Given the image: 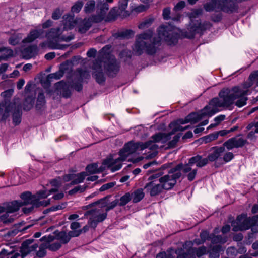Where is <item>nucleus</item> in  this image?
Returning a JSON list of instances; mask_svg holds the SVG:
<instances>
[{
	"label": "nucleus",
	"instance_id": "obj_1",
	"mask_svg": "<svg viewBox=\"0 0 258 258\" xmlns=\"http://www.w3.org/2000/svg\"><path fill=\"white\" fill-rule=\"evenodd\" d=\"M254 85L258 86V71L252 72L247 80L239 86L232 88H224L218 94V97L213 98L209 105L205 106L200 113H192L188 115L186 120L195 123L205 116H212L220 111L219 108H229L236 99L235 105L241 107L246 104L247 95L250 93V88Z\"/></svg>",
	"mask_w": 258,
	"mask_h": 258
},
{
	"label": "nucleus",
	"instance_id": "obj_2",
	"mask_svg": "<svg viewBox=\"0 0 258 258\" xmlns=\"http://www.w3.org/2000/svg\"><path fill=\"white\" fill-rule=\"evenodd\" d=\"M162 16L165 20L172 18V21L168 25H162L158 28V36H154V31L151 29L136 35L132 47L133 52L135 55L141 56L144 53L150 56L154 55L160 50L162 39L170 45L176 43L177 33L173 23L177 21V14H171L170 8L166 7L163 10Z\"/></svg>",
	"mask_w": 258,
	"mask_h": 258
},
{
	"label": "nucleus",
	"instance_id": "obj_3",
	"mask_svg": "<svg viewBox=\"0 0 258 258\" xmlns=\"http://www.w3.org/2000/svg\"><path fill=\"white\" fill-rule=\"evenodd\" d=\"M109 49L110 47L107 45L101 50L97 59L93 61L92 68L93 70H101L103 66L107 75L114 77L119 71L120 64L114 56L105 52L106 50Z\"/></svg>",
	"mask_w": 258,
	"mask_h": 258
},
{
	"label": "nucleus",
	"instance_id": "obj_4",
	"mask_svg": "<svg viewBox=\"0 0 258 258\" xmlns=\"http://www.w3.org/2000/svg\"><path fill=\"white\" fill-rule=\"evenodd\" d=\"M169 127L172 129V131L168 133H159L153 135L151 137V140L148 141L145 143L142 142V150L148 148L153 152L148 155L149 158L155 157L158 153L159 146L156 143H166L171 139V136L175 134L177 131V121L171 122Z\"/></svg>",
	"mask_w": 258,
	"mask_h": 258
},
{
	"label": "nucleus",
	"instance_id": "obj_5",
	"mask_svg": "<svg viewBox=\"0 0 258 258\" xmlns=\"http://www.w3.org/2000/svg\"><path fill=\"white\" fill-rule=\"evenodd\" d=\"M21 198L23 200L22 202L23 206L30 204L31 206L29 207L23 208L24 213L27 214L31 212L34 207H39L41 206H46L50 204V200L47 201H38V199L36 196L32 195L29 191H26L21 195Z\"/></svg>",
	"mask_w": 258,
	"mask_h": 258
},
{
	"label": "nucleus",
	"instance_id": "obj_6",
	"mask_svg": "<svg viewBox=\"0 0 258 258\" xmlns=\"http://www.w3.org/2000/svg\"><path fill=\"white\" fill-rule=\"evenodd\" d=\"M63 31L60 28H51L49 31L44 34V37H46L48 40V46L51 49H60V46L52 43L53 41L57 42L60 39L62 41L69 42L74 39V36L68 37L61 36Z\"/></svg>",
	"mask_w": 258,
	"mask_h": 258
},
{
	"label": "nucleus",
	"instance_id": "obj_7",
	"mask_svg": "<svg viewBox=\"0 0 258 258\" xmlns=\"http://www.w3.org/2000/svg\"><path fill=\"white\" fill-rule=\"evenodd\" d=\"M258 220V216H253L252 218H248L245 214H242L237 216L236 220L231 223L232 230L234 231H243L249 229L251 226L256 223Z\"/></svg>",
	"mask_w": 258,
	"mask_h": 258
},
{
	"label": "nucleus",
	"instance_id": "obj_8",
	"mask_svg": "<svg viewBox=\"0 0 258 258\" xmlns=\"http://www.w3.org/2000/svg\"><path fill=\"white\" fill-rule=\"evenodd\" d=\"M101 208V207L94 208L85 213V216H90L88 224L91 228L95 229L98 223L102 222L106 218L107 214L106 212L102 213Z\"/></svg>",
	"mask_w": 258,
	"mask_h": 258
},
{
	"label": "nucleus",
	"instance_id": "obj_9",
	"mask_svg": "<svg viewBox=\"0 0 258 258\" xmlns=\"http://www.w3.org/2000/svg\"><path fill=\"white\" fill-rule=\"evenodd\" d=\"M177 166L170 169L168 174L159 179V181L162 185L163 188L166 190L170 189L176 183L177 178Z\"/></svg>",
	"mask_w": 258,
	"mask_h": 258
},
{
	"label": "nucleus",
	"instance_id": "obj_10",
	"mask_svg": "<svg viewBox=\"0 0 258 258\" xmlns=\"http://www.w3.org/2000/svg\"><path fill=\"white\" fill-rule=\"evenodd\" d=\"M141 144V142L135 143L133 141L125 144L123 148L119 152L120 159L122 161H125L130 155L135 153L138 150H142Z\"/></svg>",
	"mask_w": 258,
	"mask_h": 258
},
{
	"label": "nucleus",
	"instance_id": "obj_11",
	"mask_svg": "<svg viewBox=\"0 0 258 258\" xmlns=\"http://www.w3.org/2000/svg\"><path fill=\"white\" fill-rule=\"evenodd\" d=\"M96 9L97 14L91 16L90 19L95 23H98L104 18L108 11L109 5L104 0H97Z\"/></svg>",
	"mask_w": 258,
	"mask_h": 258
},
{
	"label": "nucleus",
	"instance_id": "obj_12",
	"mask_svg": "<svg viewBox=\"0 0 258 258\" xmlns=\"http://www.w3.org/2000/svg\"><path fill=\"white\" fill-rule=\"evenodd\" d=\"M212 26L210 22H206L202 23L200 21L195 22L188 27V31L185 34L186 37L192 38L196 34L201 33L203 29L210 28Z\"/></svg>",
	"mask_w": 258,
	"mask_h": 258
},
{
	"label": "nucleus",
	"instance_id": "obj_13",
	"mask_svg": "<svg viewBox=\"0 0 258 258\" xmlns=\"http://www.w3.org/2000/svg\"><path fill=\"white\" fill-rule=\"evenodd\" d=\"M239 134L234 137L231 138L226 141L223 146L228 150H232L233 148H238L243 147L248 142L246 139L241 137Z\"/></svg>",
	"mask_w": 258,
	"mask_h": 258
},
{
	"label": "nucleus",
	"instance_id": "obj_14",
	"mask_svg": "<svg viewBox=\"0 0 258 258\" xmlns=\"http://www.w3.org/2000/svg\"><path fill=\"white\" fill-rule=\"evenodd\" d=\"M111 197L110 195L107 196L106 197L102 198L94 203H92L89 205H88V207H93L95 205L101 204V208L106 207V208L105 209V212L107 213V212L115 208L117 205H118V200L116 199L115 200L111 202V203L108 204L109 202V198Z\"/></svg>",
	"mask_w": 258,
	"mask_h": 258
},
{
	"label": "nucleus",
	"instance_id": "obj_15",
	"mask_svg": "<svg viewBox=\"0 0 258 258\" xmlns=\"http://www.w3.org/2000/svg\"><path fill=\"white\" fill-rule=\"evenodd\" d=\"M122 161L120 157L114 159L112 156H109L103 160L102 164L104 168H110L112 172H115L121 168L122 165L120 162Z\"/></svg>",
	"mask_w": 258,
	"mask_h": 258
},
{
	"label": "nucleus",
	"instance_id": "obj_16",
	"mask_svg": "<svg viewBox=\"0 0 258 258\" xmlns=\"http://www.w3.org/2000/svg\"><path fill=\"white\" fill-rule=\"evenodd\" d=\"M33 242V239H27L23 242L20 251L21 258H24L38 247L37 244H32Z\"/></svg>",
	"mask_w": 258,
	"mask_h": 258
},
{
	"label": "nucleus",
	"instance_id": "obj_17",
	"mask_svg": "<svg viewBox=\"0 0 258 258\" xmlns=\"http://www.w3.org/2000/svg\"><path fill=\"white\" fill-rule=\"evenodd\" d=\"M44 37V30L40 29L31 30L27 37L22 40L23 43H30L37 38L41 39Z\"/></svg>",
	"mask_w": 258,
	"mask_h": 258
},
{
	"label": "nucleus",
	"instance_id": "obj_18",
	"mask_svg": "<svg viewBox=\"0 0 258 258\" xmlns=\"http://www.w3.org/2000/svg\"><path fill=\"white\" fill-rule=\"evenodd\" d=\"M145 188L150 192L151 196H155L159 194L162 190L163 187L160 183H156L155 181L146 184Z\"/></svg>",
	"mask_w": 258,
	"mask_h": 258
},
{
	"label": "nucleus",
	"instance_id": "obj_19",
	"mask_svg": "<svg viewBox=\"0 0 258 258\" xmlns=\"http://www.w3.org/2000/svg\"><path fill=\"white\" fill-rule=\"evenodd\" d=\"M189 164H196L198 167H202L206 166L208 163V159L207 158H203L202 156L197 155L192 157L189 159Z\"/></svg>",
	"mask_w": 258,
	"mask_h": 258
},
{
	"label": "nucleus",
	"instance_id": "obj_20",
	"mask_svg": "<svg viewBox=\"0 0 258 258\" xmlns=\"http://www.w3.org/2000/svg\"><path fill=\"white\" fill-rule=\"evenodd\" d=\"M63 18V30H68L72 29L76 24V21L74 19V16L71 15H65Z\"/></svg>",
	"mask_w": 258,
	"mask_h": 258
},
{
	"label": "nucleus",
	"instance_id": "obj_21",
	"mask_svg": "<svg viewBox=\"0 0 258 258\" xmlns=\"http://www.w3.org/2000/svg\"><path fill=\"white\" fill-rule=\"evenodd\" d=\"M189 253L191 254V257L195 258L196 256L200 257L207 254L208 250L205 246H201L199 248H192L189 250Z\"/></svg>",
	"mask_w": 258,
	"mask_h": 258
},
{
	"label": "nucleus",
	"instance_id": "obj_22",
	"mask_svg": "<svg viewBox=\"0 0 258 258\" xmlns=\"http://www.w3.org/2000/svg\"><path fill=\"white\" fill-rule=\"evenodd\" d=\"M225 151L224 147H216L214 148V151L209 154L207 158L208 161L213 162L217 159Z\"/></svg>",
	"mask_w": 258,
	"mask_h": 258
},
{
	"label": "nucleus",
	"instance_id": "obj_23",
	"mask_svg": "<svg viewBox=\"0 0 258 258\" xmlns=\"http://www.w3.org/2000/svg\"><path fill=\"white\" fill-rule=\"evenodd\" d=\"M23 206L22 202L14 201L6 205V212L12 213L18 211L21 207Z\"/></svg>",
	"mask_w": 258,
	"mask_h": 258
},
{
	"label": "nucleus",
	"instance_id": "obj_24",
	"mask_svg": "<svg viewBox=\"0 0 258 258\" xmlns=\"http://www.w3.org/2000/svg\"><path fill=\"white\" fill-rule=\"evenodd\" d=\"M133 203H138L141 201L144 197L145 194L142 188H139L131 194Z\"/></svg>",
	"mask_w": 258,
	"mask_h": 258
},
{
	"label": "nucleus",
	"instance_id": "obj_25",
	"mask_svg": "<svg viewBox=\"0 0 258 258\" xmlns=\"http://www.w3.org/2000/svg\"><path fill=\"white\" fill-rule=\"evenodd\" d=\"M35 97L33 96H27L23 103V109L25 111L30 110L33 106Z\"/></svg>",
	"mask_w": 258,
	"mask_h": 258
},
{
	"label": "nucleus",
	"instance_id": "obj_26",
	"mask_svg": "<svg viewBox=\"0 0 258 258\" xmlns=\"http://www.w3.org/2000/svg\"><path fill=\"white\" fill-rule=\"evenodd\" d=\"M91 22H94L91 21L90 17L88 19H84L82 24L79 27V32L81 33H85L91 26Z\"/></svg>",
	"mask_w": 258,
	"mask_h": 258
},
{
	"label": "nucleus",
	"instance_id": "obj_27",
	"mask_svg": "<svg viewBox=\"0 0 258 258\" xmlns=\"http://www.w3.org/2000/svg\"><path fill=\"white\" fill-rule=\"evenodd\" d=\"M87 176V174L85 172H81L77 174H75V178L71 181L70 184L73 185L83 182Z\"/></svg>",
	"mask_w": 258,
	"mask_h": 258
},
{
	"label": "nucleus",
	"instance_id": "obj_28",
	"mask_svg": "<svg viewBox=\"0 0 258 258\" xmlns=\"http://www.w3.org/2000/svg\"><path fill=\"white\" fill-rule=\"evenodd\" d=\"M45 99L44 93L42 92H39L38 95L36 108L38 110H40L43 108L45 105Z\"/></svg>",
	"mask_w": 258,
	"mask_h": 258
},
{
	"label": "nucleus",
	"instance_id": "obj_29",
	"mask_svg": "<svg viewBox=\"0 0 258 258\" xmlns=\"http://www.w3.org/2000/svg\"><path fill=\"white\" fill-rule=\"evenodd\" d=\"M57 87L62 88V94L64 97L68 98L70 97L71 95V91L69 89L67 84L65 82L63 81L59 82L57 84Z\"/></svg>",
	"mask_w": 258,
	"mask_h": 258
},
{
	"label": "nucleus",
	"instance_id": "obj_30",
	"mask_svg": "<svg viewBox=\"0 0 258 258\" xmlns=\"http://www.w3.org/2000/svg\"><path fill=\"white\" fill-rule=\"evenodd\" d=\"M96 2L94 0H89L85 4L84 11L86 14L93 12L95 8Z\"/></svg>",
	"mask_w": 258,
	"mask_h": 258
},
{
	"label": "nucleus",
	"instance_id": "obj_31",
	"mask_svg": "<svg viewBox=\"0 0 258 258\" xmlns=\"http://www.w3.org/2000/svg\"><path fill=\"white\" fill-rule=\"evenodd\" d=\"M22 112L20 106H18L17 109L15 111L13 114V121L15 125L20 123L21 121Z\"/></svg>",
	"mask_w": 258,
	"mask_h": 258
},
{
	"label": "nucleus",
	"instance_id": "obj_32",
	"mask_svg": "<svg viewBox=\"0 0 258 258\" xmlns=\"http://www.w3.org/2000/svg\"><path fill=\"white\" fill-rule=\"evenodd\" d=\"M57 239L59 240L61 243L66 244L70 240L68 233L65 231H61L56 235Z\"/></svg>",
	"mask_w": 258,
	"mask_h": 258
},
{
	"label": "nucleus",
	"instance_id": "obj_33",
	"mask_svg": "<svg viewBox=\"0 0 258 258\" xmlns=\"http://www.w3.org/2000/svg\"><path fill=\"white\" fill-rule=\"evenodd\" d=\"M13 104L10 103L8 106H5L3 104L0 103V115L3 112V110L5 109V112L3 115V118L5 119L9 115V113L13 107Z\"/></svg>",
	"mask_w": 258,
	"mask_h": 258
},
{
	"label": "nucleus",
	"instance_id": "obj_34",
	"mask_svg": "<svg viewBox=\"0 0 258 258\" xmlns=\"http://www.w3.org/2000/svg\"><path fill=\"white\" fill-rule=\"evenodd\" d=\"M202 10L201 9H198L193 10L190 14V18H191V22L188 26L190 27L191 24L195 23L197 21H200V20L196 19L198 18V16L202 14Z\"/></svg>",
	"mask_w": 258,
	"mask_h": 258
},
{
	"label": "nucleus",
	"instance_id": "obj_35",
	"mask_svg": "<svg viewBox=\"0 0 258 258\" xmlns=\"http://www.w3.org/2000/svg\"><path fill=\"white\" fill-rule=\"evenodd\" d=\"M1 49H4L2 51L4 53L0 56V61L2 60H7L9 58L13 56V51L12 49L6 47H2Z\"/></svg>",
	"mask_w": 258,
	"mask_h": 258
},
{
	"label": "nucleus",
	"instance_id": "obj_36",
	"mask_svg": "<svg viewBox=\"0 0 258 258\" xmlns=\"http://www.w3.org/2000/svg\"><path fill=\"white\" fill-rule=\"evenodd\" d=\"M154 21V19L152 18H147L143 20L139 25L138 28L140 29H145L149 27Z\"/></svg>",
	"mask_w": 258,
	"mask_h": 258
},
{
	"label": "nucleus",
	"instance_id": "obj_37",
	"mask_svg": "<svg viewBox=\"0 0 258 258\" xmlns=\"http://www.w3.org/2000/svg\"><path fill=\"white\" fill-rule=\"evenodd\" d=\"M101 68V70H94L95 71V76L96 82L99 84L103 83L105 82V77L102 72L103 69Z\"/></svg>",
	"mask_w": 258,
	"mask_h": 258
},
{
	"label": "nucleus",
	"instance_id": "obj_38",
	"mask_svg": "<svg viewBox=\"0 0 258 258\" xmlns=\"http://www.w3.org/2000/svg\"><path fill=\"white\" fill-rule=\"evenodd\" d=\"M37 51V46L36 45H31L25 48L23 53L28 55L29 57H32Z\"/></svg>",
	"mask_w": 258,
	"mask_h": 258
},
{
	"label": "nucleus",
	"instance_id": "obj_39",
	"mask_svg": "<svg viewBox=\"0 0 258 258\" xmlns=\"http://www.w3.org/2000/svg\"><path fill=\"white\" fill-rule=\"evenodd\" d=\"M210 240L211 241L212 243L214 244L224 243L227 241V238L226 237H222L221 236H216L212 234L211 236L210 237Z\"/></svg>",
	"mask_w": 258,
	"mask_h": 258
},
{
	"label": "nucleus",
	"instance_id": "obj_40",
	"mask_svg": "<svg viewBox=\"0 0 258 258\" xmlns=\"http://www.w3.org/2000/svg\"><path fill=\"white\" fill-rule=\"evenodd\" d=\"M132 199V196L130 192H127L123 196H122L119 200H118V205L120 206H123L126 205Z\"/></svg>",
	"mask_w": 258,
	"mask_h": 258
},
{
	"label": "nucleus",
	"instance_id": "obj_41",
	"mask_svg": "<svg viewBox=\"0 0 258 258\" xmlns=\"http://www.w3.org/2000/svg\"><path fill=\"white\" fill-rule=\"evenodd\" d=\"M221 251H223L221 246L219 245L214 246L210 254V258H218L219 256V253Z\"/></svg>",
	"mask_w": 258,
	"mask_h": 258
},
{
	"label": "nucleus",
	"instance_id": "obj_42",
	"mask_svg": "<svg viewBox=\"0 0 258 258\" xmlns=\"http://www.w3.org/2000/svg\"><path fill=\"white\" fill-rule=\"evenodd\" d=\"M86 170L90 174H95L99 172L98 164L94 163L89 164L86 167Z\"/></svg>",
	"mask_w": 258,
	"mask_h": 258
},
{
	"label": "nucleus",
	"instance_id": "obj_43",
	"mask_svg": "<svg viewBox=\"0 0 258 258\" xmlns=\"http://www.w3.org/2000/svg\"><path fill=\"white\" fill-rule=\"evenodd\" d=\"M63 71L62 70H59L58 71L49 74L47 76V79L48 81H51L52 79L58 80L61 78L63 75Z\"/></svg>",
	"mask_w": 258,
	"mask_h": 258
},
{
	"label": "nucleus",
	"instance_id": "obj_44",
	"mask_svg": "<svg viewBox=\"0 0 258 258\" xmlns=\"http://www.w3.org/2000/svg\"><path fill=\"white\" fill-rule=\"evenodd\" d=\"M134 32L131 30H126L123 31H121L116 33L114 36L116 38H127L129 37L131 35H133Z\"/></svg>",
	"mask_w": 258,
	"mask_h": 258
},
{
	"label": "nucleus",
	"instance_id": "obj_45",
	"mask_svg": "<svg viewBox=\"0 0 258 258\" xmlns=\"http://www.w3.org/2000/svg\"><path fill=\"white\" fill-rule=\"evenodd\" d=\"M9 213L6 212V213L0 217L1 221L5 224H9L13 222L14 219L12 217H9Z\"/></svg>",
	"mask_w": 258,
	"mask_h": 258
},
{
	"label": "nucleus",
	"instance_id": "obj_46",
	"mask_svg": "<svg viewBox=\"0 0 258 258\" xmlns=\"http://www.w3.org/2000/svg\"><path fill=\"white\" fill-rule=\"evenodd\" d=\"M21 38V34L14 35L9 38V43L10 44L15 46L20 42Z\"/></svg>",
	"mask_w": 258,
	"mask_h": 258
},
{
	"label": "nucleus",
	"instance_id": "obj_47",
	"mask_svg": "<svg viewBox=\"0 0 258 258\" xmlns=\"http://www.w3.org/2000/svg\"><path fill=\"white\" fill-rule=\"evenodd\" d=\"M84 3L82 1H78L75 3L71 8V11L73 13H79L82 8Z\"/></svg>",
	"mask_w": 258,
	"mask_h": 258
},
{
	"label": "nucleus",
	"instance_id": "obj_48",
	"mask_svg": "<svg viewBox=\"0 0 258 258\" xmlns=\"http://www.w3.org/2000/svg\"><path fill=\"white\" fill-rule=\"evenodd\" d=\"M77 71L79 75L80 79L81 80L85 79H89L90 77L89 72L85 70L82 69H78Z\"/></svg>",
	"mask_w": 258,
	"mask_h": 258
},
{
	"label": "nucleus",
	"instance_id": "obj_49",
	"mask_svg": "<svg viewBox=\"0 0 258 258\" xmlns=\"http://www.w3.org/2000/svg\"><path fill=\"white\" fill-rule=\"evenodd\" d=\"M192 165V164H189V160L187 164H178V171H182L184 173H188L192 170L191 167Z\"/></svg>",
	"mask_w": 258,
	"mask_h": 258
},
{
	"label": "nucleus",
	"instance_id": "obj_50",
	"mask_svg": "<svg viewBox=\"0 0 258 258\" xmlns=\"http://www.w3.org/2000/svg\"><path fill=\"white\" fill-rule=\"evenodd\" d=\"M218 137V134H216V133L211 134L209 135H207L203 138V140L205 143H209L213 140H216Z\"/></svg>",
	"mask_w": 258,
	"mask_h": 258
},
{
	"label": "nucleus",
	"instance_id": "obj_51",
	"mask_svg": "<svg viewBox=\"0 0 258 258\" xmlns=\"http://www.w3.org/2000/svg\"><path fill=\"white\" fill-rule=\"evenodd\" d=\"M61 246V244L58 242H56L49 244L46 248L52 251H55L58 250Z\"/></svg>",
	"mask_w": 258,
	"mask_h": 258
},
{
	"label": "nucleus",
	"instance_id": "obj_52",
	"mask_svg": "<svg viewBox=\"0 0 258 258\" xmlns=\"http://www.w3.org/2000/svg\"><path fill=\"white\" fill-rule=\"evenodd\" d=\"M49 195H50V193H48L47 190H40L36 195H34V196H36V198L38 199V201H40V199L46 198Z\"/></svg>",
	"mask_w": 258,
	"mask_h": 258
},
{
	"label": "nucleus",
	"instance_id": "obj_53",
	"mask_svg": "<svg viewBox=\"0 0 258 258\" xmlns=\"http://www.w3.org/2000/svg\"><path fill=\"white\" fill-rule=\"evenodd\" d=\"M85 189H86L85 186L79 185V186L75 187L72 190H70L69 191V194L70 195H72L75 194H76L78 192H82L84 191L85 190Z\"/></svg>",
	"mask_w": 258,
	"mask_h": 258
},
{
	"label": "nucleus",
	"instance_id": "obj_54",
	"mask_svg": "<svg viewBox=\"0 0 258 258\" xmlns=\"http://www.w3.org/2000/svg\"><path fill=\"white\" fill-rule=\"evenodd\" d=\"M211 235H209L208 232L206 231H204L200 233V237L201 242L198 243V244L203 243L206 241V240H210V237Z\"/></svg>",
	"mask_w": 258,
	"mask_h": 258
},
{
	"label": "nucleus",
	"instance_id": "obj_55",
	"mask_svg": "<svg viewBox=\"0 0 258 258\" xmlns=\"http://www.w3.org/2000/svg\"><path fill=\"white\" fill-rule=\"evenodd\" d=\"M46 248H47L45 247L43 245H40L39 250L37 252V256L40 258L44 257L46 254Z\"/></svg>",
	"mask_w": 258,
	"mask_h": 258
},
{
	"label": "nucleus",
	"instance_id": "obj_56",
	"mask_svg": "<svg viewBox=\"0 0 258 258\" xmlns=\"http://www.w3.org/2000/svg\"><path fill=\"white\" fill-rule=\"evenodd\" d=\"M116 184L115 182H111L103 185L99 189L100 191H104L112 188Z\"/></svg>",
	"mask_w": 258,
	"mask_h": 258
},
{
	"label": "nucleus",
	"instance_id": "obj_57",
	"mask_svg": "<svg viewBox=\"0 0 258 258\" xmlns=\"http://www.w3.org/2000/svg\"><path fill=\"white\" fill-rule=\"evenodd\" d=\"M177 143V135H175L174 139L168 143V146L166 147V149H170L175 147Z\"/></svg>",
	"mask_w": 258,
	"mask_h": 258
},
{
	"label": "nucleus",
	"instance_id": "obj_58",
	"mask_svg": "<svg viewBox=\"0 0 258 258\" xmlns=\"http://www.w3.org/2000/svg\"><path fill=\"white\" fill-rule=\"evenodd\" d=\"M234 157V155L232 152H227L223 156V160L225 162H228L231 161Z\"/></svg>",
	"mask_w": 258,
	"mask_h": 258
},
{
	"label": "nucleus",
	"instance_id": "obj_59",
	"mask_svg": "<svg viewBox=\"0 0 258 258\" xmlns=\"http://www.w3.org/2000/svg\"><path fill=\"white\" fill-rule=\"evenodd\" d=\"M197 169H196L191 170L187 175L188 180L190 181H192L195 178V176L197 174Z\"/></svg>",
	"mask_w": 258,
	"mask_h": 258
},
{
	"label": "nucleus",
	"instance_id": "obj_60",
	"mask_svg": "<svg viewBox=\"0 0 258 258\" xmlns=\"http://www.w3.org/2000/svg\"><path fill=\"white\" fill-rule=\"evenodd\" d=\"M165 252L166 253L165 258H173L174 257V254L176 253V250L174 251L173 249H169Z\"/></svg>",
	"mask_w": 258,
	"mask_h": 258
},
{
	"label": "nucleus",
	"instance_id": "obj_61",
	"mask_svg": "<svg viewBox=\"0 0 258 258\" xmlns=\"http://www.w3.org/2000/svg\"><path fill=\"white\" fill-rule=\"evenodd\" d=\"M54 236L53 235H49L48 236H43L40 239L41 241H44L46 242L50 243L54 240Z\"/></svg>",
	"mask_w": 258,
	"mask_h": 258
},
{
	"label": "nucleus",
	"instance_id": "obj_62",
	"mask_svg": "<svg viewBox=\"0 0 258 258\" xmlns=\"http://www.w3.org/2000/svg\"><path fill=\"white\" fill-rule=\"evenodd\" d=\"M74 178H75V174H66L63 176V179L65 182L72 181Z\"/></svg>",
	"mask_w": 258,
	"mask_h": 258
},
{
	"label": "nucleus",
	"instance_id": "obj_63",
	"mask_svg": "<svg viewBox=\"0 0 258 258\" xmlns=\"http://www.w3.org/2000/svg\"><path fill=\"white\" fill-rule=\"evenodd\" d=\"M227 254L229 256H235L236 255V249L234 247H229L226 250Z\"/></svg>",
	"mask_w": 258,
	"mask_h": 258
},
{
	"label": "nucleus",
	"instance_id": "obj_64",
	"mask_svg": "<svg viewBox=\"0 0 258 258\" xmlns=\"http://www.w3.org/2000/svg\"><path fill=\"white\" fill-rule=\"evenodd\" d=\"M61 15V14L60 13V10L57 9L53 12L52 14V18L54 20H58L60 18Z\"/></svg>",
	"mask_w": 258,
	"mask_h": 258
}]
</instances>
